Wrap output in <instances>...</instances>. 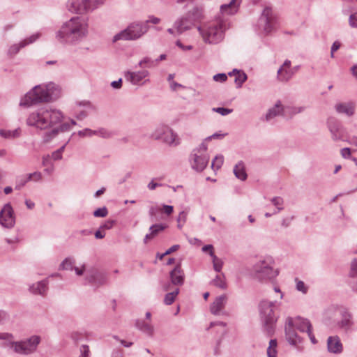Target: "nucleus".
<instances>
[{"instance_id": "f257e3e1", "label": "nucleus", "mask_w": 357, "mask_h": 357, "mask_svg": "<svg viewBox=\"0 0 357 357\" xmlns=\"http://www.w3.org/2000/svg\"><path fill=\"white\" fill-rule=\"evenodd\" d=\"M88 28L86 19L73 17L61 26L56 33V38L62 43L77 44L87 36Z\"/></svg>"}, {"instance_id": "f03ea898", "label": "nucleus", "mask_w": 357, "mask_h": 357, "mask_svg": "<svg viewBox=\"0 0 357 357\" xmlns=\"http://www.w3.org/2000/svg\"><path fill=\"white\" fill-rule=\"evenodd\" d=\"M63 118L61 110L46 106L30 113L26 119V124L41 130H52L62 123Z\"/></svg>"}, {"instance_id": "7ed1b4c3", "label": "nucleus", "mask_w": 357, "mask_h": 357, "mask_svg": "<svg viewBox=\"0 0 357 357\" xmlns=\"http://www.w3.org/2000/svg\"><path fill=\"white\" fill-rule=\"evenodd\" d=\"M60 95L61 88L59 85L53 82L39 84L26 93L20 105L30 107L33 105L53 102L57 100Z\"/></svg>"}, {"instance_id": "20e7f679", "label": "nucleus", "mask_w": 357, "mask_h": 357, "mask_svg": "<svg viewBox=\"0 0 357 357\" xmlns=\"http://www.w3.org/2000/svg\"><path fill=\"white\" fill-rule=\"evenodd\" d=\"M276 307H278L276 301L263 300L259 305L260 317L264 331L270 336L274 333L275 324L278 318L274 312Z\"/></svg>"}, {"instance_id": "39448f33", "label": "nucleus", "mask_w": 357, "mask_h": 357, "mask_svg": "<svg viewBox=\"0 0 357 357\" xmlns=\"http://www.w3.org/2000/svg\"><path fill=\"white\" fill-rule=\"evenodd\" d=\"M147 22H135L130 24L128 27L113 38V42L117 40H135L140 38L149 30Z\"/></svg>"}, {"instance_id": "423d86ee", "label": "nucleus", "mask_w": 357, "mask_h": 357, "mask_svg": "<svg viewBox=\"0 0 357 357\" xmlns=\"http://www.w3.org/2000/svg\"><path fill=\"white\" fill-rule=\"evenodd\" d=\"M189 161L194 170L201 172L205 169L209 161V155L207 153V145L204 142L192 150Z\"/></svg>"}, {"instance_id": "0eeeda50", "label": "nucleus", "mask_w": 357, "mask_h": 357, "mask_svg": "<svg viewBox=\"0 0 357 357\" xmlns=\"http://www.w3.org/2000/svg\"><path fill=\"white\" fill-rule=\"evenodd\" d=\"M274 261L271 257H266L257 261L252 267L257 278L260 280H271L278 275V271L273 268Z\"/></svg>"}, {"instance_id": "6e6552de", "label": "nucleus", "mask_w": 357, "mask_h": 357, "mask_svg": "<svg viewBox=\"0 0 357 357\" xmlns=\"http://www.w3.org/2000/svg\"><path fill=\"white\" fill-rule=\"evenodd\" d=\"M197 29L206 43H218L222 39L223 29L220 23H213L203 27L198 26Z\"/></svg>"}, {"instance_id": "1a4fd4ad", "label": "nucleus", "mask_w": 357, "mask_h": 357, "mask_svg": "<svg viewBox=\"0 0 357 357\" xmlns=\"http://www.w3.org/2000/svg\"><path fill=\"white\" fill-rule=\"evenodd\" d=\"M189 19L188 24L183 26V22L185 19H179L174 23V27L178 34L183 33L184 31L190 29L194 25L195 22L199 21L203 17V9L200 7H194L192 10H189L185 15Z\"/></svg>"}, {"instance_id": "9d476101", "label": "nucleus", "mask_w": 357, "mask_h": 357, "mask_svg": "<svg viewBox=\"0 0 357 357\" xmlns=\"http://www.w3.org/2000/svg\"><path fill=\"white\" fill-rule=\"evenodd\" d=\"M155 139H162L165 143L171 146H177L179 139L176 133L167 126L158 127L155 134Z\"/></svg>"}, {"instance_id": "9b49d317", "label": "nucleus", "mask_w": 357, "mask_h": 357, "mask_svg": "<svg viewBox=\"0 0 357 357\" xmlns=\"http://www.w3.org/2000/svg\"><path fill=\"white\" fill-rule=\"evenodd\" d=\"M66 7L72 13H84L95 8L94 0H68Z\"/></svg>"}, {"instance_id": "f8f14e48", "label": "nucleus", "mask_w": 357, "mask_h": 357, "mask_svg": "<svg viewBox=\"0 0 357 357\" xmlns=\"http://www.w3.org/2000/svg\"><path fill=\"white\" fill-rule=\"evenodd\" d=\"M107 274L100 271L96 268H91L87 271L85 280L92 286L98 288L104 285L107 282Z\"/></svg>"}, {"instance_id": "ddd939ff", "label": "nucleus", "mask_w": 357, "mask_h": 357, "mask_svg": "<svg viewBox=\"0 0 357 357\" xmlns=\"http://www.w3.org/2000/svg\"><path fill=\"white\" fill-rule=\"evenodd\" d=\"M15 223L13 208L10 203L6 204L0 211V224L6 228H12Z\"/></svg>"}, {"instance_id": "4468645a", "label": "nucleus", "mask_w": 357, "mask_h": 357, "mask_svg": "<svg viewBox=\"0 0 357 357\" xmlns=\"http://www.w3.org/2000/svg\"><path fill=\"white\" fill-rule=\"evenodd\" d=\"M275 17L273 15L272 9L266 7L259 20V26L262 27L266 33H270L274 27Z\"/></svg>"}, {"instance_id": "2eb2a0df", "label": "nucleus", "mask_w": 357, "mask_h": 357, "mask_svg": "<svg viewBox=\"0 0 357 357\" xmlns=\"http://www.w3.org/2000/svg\"><path fill=\"white\" fill-rule=\"evenodd\" d=\"M293 318L287 317L285 322V337L290 344L296 345L302 342L301 338L298 335L293 326Z\"/></svg>"}, {"instance_id": "dca6fc26", "label": "nucleus", "mask_w": 357, "mask_h": 357, "mask_svg": "<svg viewBox=\"0 0 357 357\" xmlns=\"http://www.w3.org/2000/svg\"><path fill=\"white\" fill-rule=\"evenodd\" d=\"M59 126H56L54 128L44 133L43 136V141L44 143L50 142L52 139L55 138L61 132L68 131L71 126L68 123H59Z\"/></svg>"}, {"instance_id": "f3484780", "label": "nucleus", "mask_w": 357, "mask_h": 357, "mask_svg": "<svg viewBox=\"0 0 357 357\" xmlns=\"http://www.w3.org/2000/svg\"><path fill=\"white\" fill-rule=\"evenodd\" d=\"M340 313L341 320L337 323V326L345 333H347L354 325L352 314L347 309H343Z\"/></svg>"}, {"instance_id": "a211bd4d", "label": "nucleus", "mask_w": 357, "mask_h": 357, "mask_svg": "<svg viewBox=\"0 0 357 357\" xmlns=\"http://www.w3.org/2000/svg\"><path fill=\"white\" fill-rule=\"evenodd\" d=\"M294 75V70L291 68V61L286 60L278 70V79L280 82H288Z\"/></svg>"}, {"instance_id": "6ab92c4d", "label": "nucleus", "mask_w": 357, "mask_h": 357, "mask_svg": "<svg viewBox=\"0 0 357 357\" xmlns=\"http://www.w3.org/2000/svg\"><path fill=\"white\" fill-rule=\"evenodd\" d=\"M169 278L172 284L176 286H181L184 283L185 274L181 265L177 264L169 273Z\"/></svg>"}, {"instance_id": "aec40b11", "label": "nucleus", "mask_w": 357, "mask_h": 357, "mask_svg": "<svg viewBox=\"0 0 357 357\" xmlns=\"http://www.w3.org/2000/svg\"><path fill=\"white\" fill-rule=\"evenodd\" d=\"M227 300V297L225 294L216 297L210 306L211 312L214 315L220 314L225 306Z\"/></svg>"}, {"instance_id": "412c9836", "label": "nucleus", "mask_w": 357, "mask_h": 357, "mask_svg": "<svg viewBox=\"0 0 357 357\" xmlns=\"http://www.w3.org/2000/svg\"><path fill=\"white\" fill-rule=\"evenodd\" d=\"M327 348L330 353L340 354L343 350L342 344L338 336H330L327 340Z\"/></svg>"}, {"instance_id": "4be33fe9", "label": "nucleus", "mask_w": 357, "mask_h": 357, "mask_svg": "<svg viewBox=\"0 0 357 357\" xmlns=\"http://www.w3.org/2000/svg\"><path fill=\"white\" fill-rule=\"evenodd\" d=\"M149 72L147 70H142L137 72H130L128 71L125 74V78L130 82L132 84H138L139 82L146 77L149 75Z\"/></svg>"}, {"instance_id": "5701e85b", "label": "nucleus", "mask_w": 357, "mask_h": 357, "mask_svg": "<svg viewBox=\"0 0 357 357\" xmlns=\"http://www.w3.org/2000/svg\"><path fill=\"white\" fill-rule=\"evenodd\" d=\"M135 327L145 333L149 337H152L154 334V326L151 321H146L143 319H137L135 321Z\"/></svg>"}, {"instance_id": "b1692460", "label": "nucleus", "mask_w": 357, "mask_h": 357, "mask_svg": "<svg viewBox=\"0 0 357 357\" xmlns=\"http://www.w3.org/2000/svg\"><path fill=\"white\" fill-rule=\"evenodd\" d=\"M293 326L301 332H306L312 329V324L307 319L301 317L293 318Z\"/></svg>"}, {"instance_id": "393cba45", "label": "nucleus", "mask_w": 357, "mask_h": 357, "mask_svg": "<svg viewBox=\"0 0 357 357\" xmlns=\"http://www.w3.org/2000/svg\"><path fill=\"white\" fill-rule=\"evenodd\" d=\"M8 342H5L3 344V347H8L9 349L13 350L17 354L27 355L29 354L26 351V348L24 347V344L22 341L15 342L13 340H8Z\"/></svg>"}, {"instance_id": "a878e982", "label": "nucleus", "mask_w": 357, "mask_h": 357, "mask_svg": "<svg viewBox=\"0 0 357 357\" xmlns=\"http://www.w3.org/2000/svg\"><path fill=\"white\" fill-rule=\"evenodd\" d=\"M38 34H34L30 36L29 38L20 42V43L12 45L8 50V54L10 55L17 54L21 48L33 43L35 40H36L37 38H38Z\"/></svg>"}, {"instance_id": "bb28decb", "label": "nucleus", "mask_w": 357, "mask_h": 357, "mask_svg": "<svg viewBox=\"0 0 357 357\" xmlns=\"http://www.w3.org/2000/svg\"><path fill=\"white\" fill-rule=\"evenodd\" d=\"M335 108L337 112L351 116L354 114L355 105L351 102L338 103L335 105Z\"/></svg>"}, {"instance_id": "cd10ccee", "label": "nucleus", "mask_w": 357, "mask_h": 357, "mask_svg": "<svg viewBox=\"0 0 357 357\" xmlns=\"http://www.w3.org/2000/svg\"><path fill=\"white\" fill-rule=\"evenodd\" d=\"M284 112V106L282 105L281 102L280 100L277 101L275 105L270 108L266 116L265 120L266 121H269L272 119L275 118L277 116H282V113Z\"/></svg>"}, {"instance_id": "c85d7f7f", "label": "nucleus", "mask_w": 357, "mask_h": 357, "mask_svg": "<svg viewBox=\"0 0 357 357\" xmlns=\"http://www.w3.org/2000/svg\"><path fill=\"white\" fill-rule=\"evenodd\" d=\"M29 354L33 352L40 342V337L38 335H33L26 340L22 341Z\"/></svg>"}, {"instance_id": "c756f323", "label": "nucleus", "mask_w": 357, "mask_h": 357, "mask_svg": "<svg viewBox=\"0 0 357 357\" xmlns=\"http://www.w3.org/2000/svg\"><path fill=\"white\" fill-rule=\"evenodd\" d=\"M47 290V281L42 280L30 287V291L34 294L45 295Z\"/></svg>"}, {"instance_id": "7c9ffc66", "label": "nucleus", "mask_w": 357, "mask_h": 357, "mask_svg": "<svg viewBox=\"0 0 357 357\" xmlns=\"http://www.w3.org/2000/svg\"><path fill=\"white\" fill-rule=\"evenodd\" d=\"M305 109V107H291L284 106V112L282 116L287 118H292L294 115L303 112Z\"/></svg>"}, {"instance_id": "2f4dec72", "label": "nucleus", "mask_w": 357, "mask_h": 357, "mask_svg": "<svg viewBox=\"0 0 357 357\" xmlns=\"http://www.w3.org/2000/svg\"><path fill=\"white\" fill-rule=\"evenodd\" d=\"M234 174L235 176L241 180L245 181L247 178V174L245 172V167L243 161H239L234 168Z\"/></svg>"}, {"instance_id": "473e14b6", "label": "nucleus", "mask_w": 357, "mask_h": 357, "mask_svg": "<svg viewBox=\"0 0 357 357\" xmlns=\"http://www.w3.org/2000/svg\"><path fill=\"white\" fill-rule=\"evenodd\" d=\"M241 1V0H231L229 3L222 5L220 6V10L222 13L234 14Z\"/></svg>"}, {"instance_id": "72a5a7b5", "label": "nucleus", "mask_w": 357, "mask_h": 357, "mask_svg": "<svg viewBox=\"0 0 357 357\" xmlns=\"http://www.w3.org/2000/svg\"><path fill=\"white\" fill-rule=\"evenodd\" d=\"M21 135V129L20 128L15 130H0V136L6 139H13L20 137Z\"/></svg>"}, {"instance_id": "f704fd0d", "label": "nucleus", "mask_w": 357, "mask_h": 357, "mask_svg": "<svg viewBox=\"0 0 357 357\" xmlns=\"http://www.w3.org/2000/svg\"><path fill=\"white\" fill-rule=\"evenodd\" d=\"M328 128L332 135V139L337 142L342 139V135L340 132V126L336 122L328 123Z\"/></svg>"}, {"instance_id": "c9c22d12", "label": "nucleus", "mask_w": 357, "mask_h": 357, "mask_svg": "<svg viewBox=\"0 0 357 357\" xmlns=\"http://www.w3.org/2000/svg\"><path fill=\"white\" fill-rule=\"evenodd\" d=\"M209 255L212 257L213 259V268L216 272H220L223 262L222 261L219 259L215 254L213 251H211Z\"/></svg>"}, {"instance_id": "e433bc0d", "label": "nucleus", "mask_w": 357, "mask_h": 357, "mask_svg": "<svg viewBox=\"0 0 357 357\" xmlns=\"http://www.w3.org/2000/svg\"><path fill=\"white\" fill-rule=\"evenodd\" d=\"M247 75L243 71H240L235 77L234 82L237 89L241 88L243 84L247 80Z\"/></svg>"}, {"instance_id": "4c0bfd02", "label": "nucleus", "mask_w": 357, "mask_h": 357, "mask_svg": "<svg viewBox=\"0 0 357 357\" xmlns=\"http://www.w3.org/2000/svg\"><path fill=\"white\" fill-rule=\"evenodd\" d=\"M212 283L214 286L223 289L227 287L224 275H216L215 278L213 280Z\"/></svg>"}, {"instance_id": "58836bf2", "label": "nucleus", "mask_w": 357, "mask_h": 357, "mask_svg": "<svg viewBox=\"0 0 357 357\" xmlns=\"http://www.w3.org/2000/svg\"><path fill=\"white\" fill-rule=\"evenodd\" d=\"M224 162V157L222 155H216L211 162V167L214 170H218Z\"/></svg>"}, {"instance_id": "ea45409f", "label": "nucleus", "mask_w": 357, "mask_h": 357, "mask_svg": "<svg viewBox=\"0 0 357 357\" xmlns=\"http://www.w3.org/2000/svg\"><path fill=\"white\" fill-rule=\"evenodd\" d=\"M271 202L276 206V210L274 211L273 214H276L283 209L282 205L284 203L283 199L280 197H275L271 199Z\"/></svg>"}, {"instance_id": "a19ab883", "label": "nucleus", "mask_w": 357, "mask_h": 357, "mask_svg": "<svg viewBox=\"0 0 357 357\" xmlns=\"http://www.w3.org/2000/svg\"><path fill=\"white\" fill-rule=\"evenodd\" d=\"M178 293H179L178 289H176L175 291H174L172 292L167 293L165 295V298H164L165 303L168 305L172 304L175 300L176 296L178 294Z\"/></svg>"}, {"instance_id": "79ce46f5", "label": "nucleus", "mask_w": 357, "mask_h": 357, "mask_svg": "<svg viewBox=\"0 0 357 357\" xmlns=\"http://www.w3.org/2000/svg\"><path fill=\"white\" fill-rule=\"evenodd\" d=\"M277 347V340H271L269 342V347L267 349V355L268 357H277L276 356V348Z\"/></svg>"}, {"instance_id": "37998d69", "label": "nucleus", "mask_w": 357, "mask_h": 357, "mask_svg": "<svg viewBox=\"0 0 357 357\" xmlns=\"http://www.w3.org/2000/svg\"><path fill=\"white\" fill-rule=\"evenodd\" d=\"M167 228V225L164 224H155L150 227L149 230L151 234L154 236Z\"/></svg>"}, {"instance_id": "c03bdc74", "label": "nucleus", "mask_w": 357, "mask_h": 357, "mask_svg": "<svg viewBox=\"0 0 357 357\" xmlns=\"http://www.w3.org/2000/svg\"><path fill=\"white\" fill-rule=\"evenodd\" d=\"M138 66L141 68H151L155 66V61L149 57H144L142 59Z\"/></svg>"}, {"instance_id": "a18cd8bd", "label": "nucleus", "mask_w": 357, "mask_h": 357, "mask_svg": "<svg viewBox=\"0 0 357 357\" xmlns=\"http://www.w3.org/2000/svg\"><path fill=\"white\" fill-rule=\"evenodd\" d=\"M95 132L93 135H98L102 138H110L112 136V132L105 128H100L97 130H93Z\"/></svg>"}, {"instance_id": "49530a36", "label": "nucleus", "mask_w": 357, "mask_h": 357, "mask_svg": "<svg viewBox=\"0 0 357 357\" xmlns=\"http://www.w3.org/2000/svg\"><path fill=\"white\" fill-rule=\"evenodd\" d=\"M74 260L66 258L63 262L61 264L60 267L63 270H70L72 271L74 268Z\"/></svg>"}, {"instance_id": "de8ad7c7", "label": "nucleus", "mask_w": 357, "mask_h": 357, "mask_svg": "<svg viewBox=\"0 0 357 357\" xmlns=\"http://www.w3.org/2000/svg\"><path fill=\"white\" fill-rule=\"evenodd\" d=\"M108 214V210L106 206L98 208L93 211V215L95 217L105 218Z\"/></svg>"}, {"instance_id": "09e8293b", "label": "nucleus", "mask_w": 357, "mask_h": 357, "mask_svg": "<svg viewBox=\"0 0 357 357\" xmlns=\"http://www.w3.org/2000/svg\"><path fill=\"white\" fill-rule=\"evenodd\" d=\"M29 180H27V176H22L21 178H19L17 181L15 186V190H20L22 189L27 182H29Z\"/></svg>"}, {"instance_id": "8fccbe9b", "label": "nucleus", "mask_w": 357, "mask_h": 357, "mask_svg": "<svg viewBox=\"0 0 357 357\" xmlns=\"http://www.w3.org/2000/svg\"><path fill=\"white\" fill-rule=\"evenodd\" d=\"M349 275L351 277H357V257L351 262Z\"/></svg>"}, {"instance_id": "3c124183", "label": "nucleus", "mask_w": 357, "mask_h": 357, "mask_svg": "<svg viewBox=\"0 0 357 357\" xmlns=\"http://www.w3.org/2000/svg\"><path fill=\"white\" fill-rule=\"evenodd\" d=\"M213 111L221 114L222 116H226L231 114L233 112V109L225 107H214L213 108Z\"/></svg>"}, {"instance_id": "603ef678", "label": "nucleus", "mask_w": 357, "mask_h": 357, "mask_svg": "<svg viewBox=\"0 0 357 357\" xmlns=\"http://www.w3.org/2000/svg\"><path fill=\"white\" fill-rule=\"evenodd\" d=\"M296 289L303 294H306L307 291V288L306 287L305 283L301 280H298L297 278H296Z\"/></svg>"}, {"instance_id": "864d4df0", "label": "nucleus", "mask_w": 357, "mask_h": 357, "mask_svg": "<svg viewBox=\"0 0 357 357\" xmlns=\"http://www.w3.org/2000/svg\"><path fill=\"white\" fill-rule=\"evenodd\" d=\"M9 314L6 311L0 310V324H4L9 321Z\"/></svg>"}, {"instance_id": "5fc2aeb1", "label": "nucleus", "mask_w": 357, "mask_h": 357, "mask_svg": "<svg viewBox=\"0 0 357 357\" xmlns=\"http://www.w3.org/2000/svg\"><path fill=\"white\" fill-rule=\"evenodd\" d=\"M95 132L89 128H85L82 130L78 131L77 134L80 137H91L93 135Z\"/></svg>"}, {"instance_id": "6e6d98bb", "label": "nucleus", "mask_w": 357, "mask_h": 357, "mask_svg": "<svg viewBox=\"0 0 357 357\" xmlns=\"http://www.w3.org/2000/svg\"><path fill=\"white\" fill-rule=\"evenodd\" d=\"M186 219H187V212H185L184 211H181L179 213L178 218H177V221L178 222V228H181V227H182V225H181L180 222H182L183 223H185L186 221Z\"/></svg>"}, {"instance_id": "4d7b16f0", "label": "nucleus", "mask_w": 357, "mask_h": 357, "mask_svg": "<svg viewBox=\"0 0 357 357\" xmlns=\"http://www.w3.org/2000/svg\"><path fill=\"white\" fill-rule=\"evenodd\" d=\"M349 22L351 27L357 28V13H353L349 16Z\"/></svg>"}, {"instance_id": "13d9d810", "label": "nucleus", "mask_w": 357, "mask_h": 357, "mask_svg": "<svg viewBox=\"0 0 357 357\" xmlns=\"http://www.w3.org/2000/svg\"><path fill=\"white\" fill-rule=\"evenodd\" d=\"M227 79V75L225 73H218L213 76V80L215 82H224Z\"/></svg>"}, {"instance_id": "bf43d9fd", "label": "nucleus", "mask_w": 357, "mask_h": 357, "mask_svg": "<svg viewBox=\"0 0 357 357\" xmlns=\"http://www.w3.org/2000/svg\"><path fill=\"white\" fill-rule=\"evenodd\" d=\"M27 176V180H34V181H39L41 178V174L38 172H35L33 173H31L26 175Z\"/></svg>"}, {"instance_id": "052dcab7", "label": "nucleus", "mask_w": 357, "mask_h": 357, "mask_svg": "<svg viewBox=\"0 0 357 357\" xmlns=\"http://www.w3.org/2000/svg\"><path fill=\"white\" fill-rule=\"evenodd\" d=\"M115 221L113 220H109L106 221L103 225L100 227V229H110L114 225Z\"/></svg>"}, {"instance_id": "680f3d73", "label": "nucleus", "mask_w": 357, "mask_h": 357, "mask_svg": "<svg viewBox=\"0 0 357 357\" xmlns=\"http://www.w3.org/2000/svg\"><path fill=\"white\" fill-rule=\"evenodd\" d=\"M160 209L158 206H151L149 211V214L152 220H153V218L155 216L156 213L160 211Z\"/></svg>"}, {"instance_id": "e2e57ef3", "label": "nucleus", "mask_w": 357, "mask_h": 357, "mask_svg": "<svg viewBox=\"0 0 357 357\" xmlns=\"http://www.w3.org/2000/svg\"><path fill=\"white\" fill-rule=\"evenodd\" d=\"M81 356L80 357H88L89 354V349L87 345H82L80 347Z\"/></svg>"}, {"instance_id": "0e129e2a", "label": "nucleus", "mask_w": 357, "mask_h": 357, "mask_svg": "<svg viewBox=\"0 0 357 357\" xmlns=\"http://www.w3.org/2000/svg\"><path fill=\"white\" fill-rule=\"evenodd\" d=\"M340 43L338 41H335L331 49V56L334 57V52H336L340 47Z\"/></svg>"}, {"instance_id": "69168bd1", "label": "nucleus", "mask_w": 357, "mask_h": 357, "mask_svg": "<svg viewBox=\"0 0 357 357\" xmlns=\"http://www.w3.org/2000/svg\"><path fill=\"white\" fill-rule=\"evenodd\" d=\"M162 210L166 215H169L173 213L174 208L172 206L163 204Z\"/></svg>"}, {"instance_id": "338daca9", "label": "nucleus", "mask_w": 357, "mask_h": 357, "mask_svg": "<svg viewBox=\"0 0 357 357\" xmlns=\"http://www.w3.org/2000/svg\"><path fill=\"white\" fill-rule=\"evenodd\" d=\"M341 155L344 158H349L351 156V150L349 148H343L340 151Z\"/></svg>"}, {"instance_id": "774afa93", "label": "nucleus", "mask_w": 357, "mask_h": 357, "mask_svg": "<svg viewBox=\"0 0 357 357\" xmlns=\"http://www.w3.org/2000/svg\"><path fill=\"white\" fill-rule=\"evenodd\" d=\"M14 337L11 333H0V340H13Z\"/></svg>"}]
</instances>
